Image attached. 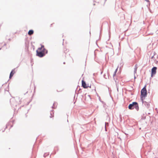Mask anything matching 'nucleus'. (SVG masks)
Masks as SVG:
<instances>
[{
  "instance_id": "nucleus-9",
  "label": "nucleus",
  "mask_w": 158,
  "mask_h": 158,
  "mask_svg": "<svg viewBox=\"0 0 158 158\" xmlns=\"http://www.w3.org/2000/svg\"><path fill=\"white\" fill-rule=\"evenodd\" d=\"M117 70H118V69L117 68L115 70V71H114V73H113V77H114L115 76V75H116V73H117Z\"/></svg>"
},
{
  "instance_id": "nucleus-6",
  "label": "nucleus",
  "mask_w": 158,
  "mask_h": 158,
  "mask_svg": "<svg viewBox=\"0 0 158 158\" xmlns=\"http://www.w3.org/2000/svg\"><path fill=\"white\" fill-rule=\"evenodd\" d=\"M82 85L84 88H87L89 87V86L86 84L85 82L83 80L82 81Z\"/></svg>"
},
{
  "instance_id": "nucleus-7",
  "label": "nucleus",
  "mask_w": 158,
  "mask_h": 158,
  "mask_svg": "<svg viewBox=\"0 0 158 158\" xmlns=\"http://www.w3.org/2000/svg\"><path fill=\"white\" fill-rule=\"evenodd\" d=\"M15 73V69H13V70H12L10 75L9 77L10 79H11V77H12L13 75Z\"/></svg>"
},
{
  "instance_id": "nucleus-10",
  "label": "nucleus",
  "mask_w": 158,
  "mask_h": 158,
  "mask_svg": "<svg viewBox=\"0 0 158 158\" xmlns=\"http://www.w3.org/2000/svg\"><path fill=\"white\" fill-rule=\"evenodd\" d=\"M137 64H136L135 65V71H134L135 73H136V71H137Z\"/></svg>"
},
{
  "instance_id": "nucleus-8",
  "label": "nucleus",
  "mask_w": 158,
  "mask_h": 158,
  "mask_svg": "<svg viewBox=\"0 0 158 158\" xmlns=\"http://www.w3.org/2000/svg\"><path fill=\"white\" fill-rule=\"evenodd\" d=\"M34 33L33 31L32 30H30L28 32V34L29 35H31L33 34Z\"/></svg>"
},
{
  "instance_id": "nucleus-1",
  "label": "nucleus",
  "mask_w": 158,
  "mask_h": 158,
  "mask_svg": "<svg viewBox=\"0 0 158 158\" xmlns=\"http://www.w3.org/2000/svg\"><path fill=\"white\" fill-rule=\"evenodd\" d=\"M141 98L142 100L143 101L147 95V91L145 86L141 90Z\"/></svg>"
},
{
  "instance_id": "nucleus-11",
  "label": "nucleus",
  "mask_w": 158,
  "mask_h": 158,
  "mask_svg": "<svg viewBox=\"0 0 158 158\" xmlns=\"http://www.w3.org/2000/svg\"><path fill=\"white\" fill-rule=\"evenodd\" d=\"M146 1H147V2H148V0H145Z\"/></svg>"
},
{
  "instance_id": "nucleus-3",
  "label": "nucleus",
  "mask_w": 158,
  "mask_h": 158,
  "mask_svg": "<svg viewBox=\"0 0 158 158\" xmlns=\"http://www.w3.org/2000/svg\"><path fill=\"white\" fill-rule=\"evenodd\" d=\"M40 49H38L36 50V56H38L39 57H43L45 55V54L47 53L46 52H40Z\"/></svg>"
},
{
  "instance_id": "nucleus-4",
  "label": "nucleus",
  "mask_w": 158,
  "mask_h": 158,
  "mask_svg": "<svg viewBox=\"0 0 158 158\" xmlns=\"http://www.w3.org/2000/svg\"><path fill=\"white\" fill-rule=\"evenodd\" d=\"M157 68L156 67H153L152 69L151 76H152L153 75H155L156 73V71Z\"/></svg>"
},
{
  "instance_id": "nucleus-2",
  "label": "nucleus",
  "mask_w": 158,
  "mask_h": 158,
  "mask_svg": "<svg viewBox=\"0 0 158 158\" xmlns=\"http://www.w3.org/2000/svg\"><path fill=\"white\" fill-rule=\"evenodd\" d=\"M128 108L130 110L133 109L135 108L137 110H139L138 104L136 102H133L132 104H130L129 105Z\"/></svg>"
},
{
  "instance_id": "nucleus-5",
  "label": "nucleus",
  "mask_w": 158,
  "mask_h": 158,
  "mask_svg": "<svg viewBox=\"0 0 158 158\" xmlns=\"http://www.w3.org/2000/svg\"><path fill=\"white\" fill-rule=\"evenodd\" d=\"M38 49H40V52L44 51V52L47 53V51L44 48V45H41V47L39 48Z\"/></svg>"
}]
</instances>
